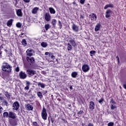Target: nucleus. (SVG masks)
Masks as SVG:
<instances>
[{
	"label": "nucleus",
	"mask_w": 126,
	"mask_h": 126,
	"mask_svg": "<svg viewBox=\"0 0 126 126\" xmlns=\"http://www.w3.org/2000/svg\"><path fill=\"white\" fill-rule=\"evenodd\" d=\"M41 117L43 120L44 121H46L47 120V118H48V114L47 113V110L45 108L44 106H43L42 110L41 111Z\"/></svg>",
	"instance_id": "nucleus-2"
},
{
	"label": "nucleus",
	"mask_w": 126,
	"mask_h": 126,
	"mask_svg": "<svg viewBox=\"0 0 126 126\" xmlns=\"http://www.w3.org/2000/svg\"><path fill=\"white\" fill-rule=\"evenodd\" d=\"M88 126H94L93 124H91V123H89L88 125Z\"/></svg>",
	"instance_id": "nucleus-53"
},
{
	"label": "nucleus",
	"mask_w": 126,
	"mask_h": 126,
	"mask_svg": "<svg viewBox=\"0 0 126 126\" xmlns=\"http://www.w3.org/2000/svg\"><path fill=\"white\" fill-rule=\"evenodd\" d=\"M26 60L27 62L31 63L32 64L35 63V59L33 57L30 58L29 57H27Z\"/></svg>",
	"instance_id": "nucleus-13"
},
{
	"label": "nucleus",
	"mask_w": 126,
	"mask_h": 126,
	"mask_svg": "<svg viewBox=\"0 0 126 126\" xmlns=\"http://www.w3.org/2000/svg\"><path fill=\"white\" fill-rule=\"evenodd\" d=\"M113 14V11L110 9H108L105 12V17L106 18H109V17H111L112 15Z\"/></svg>",
	"instance_id": "nucleus-9"
},
{
	"label": "nucleus",
	"mask_w": 126,
	"mask_h": 126,
	"mask_svg": "<svg viewBox=\"0 0 126 126\" xmlns=\"http://www.w3.org/2000/svg\"><path fill=\"white\" fill-rule=\"evenodd\" d=\"M32 124H33V126H37V123L36 122H33Z\"/></svg>",
	"instance_id": "nucleus-50"
},
{
	"label": "nucleus",
	"mask_w": 126,
	"mask_h": 126,
	"mask_svg": "<svg viewBox=\"0 0 126 126\" xmlns=\"http://www.w3.org/2000/svg\"><path fill=\"white\" fill-rule=\"evenodd\" d=\"M69 44L72 46V47H75L76 46V42L74 40V39H71L69 40Z\"/></svg>",
	"instance_id": "nucleus-20"
},
{
	"label": "nucleus",
	"mask_w": 126,
	"mask_h": 126,
	"mask_svg": "<svg viewBox=\"0 0 126 126\" xmlns=\"http://www.w3.org/2000/svg\"><path fill=\"white\" fill-rule=\"evenodd\" d=\"M79 0L81 4H84V3L85 2V0Z\"/></svg>",
	"instance_id": "nucleus-43"
},
{
	"label": "nucleus",
	"mask_w": 126,
	"mask_h": 126,
	"mask_svg": "<svg viewBox=\"0 0 126 126\" xmlns=\"http://www.w3.org/2000/svg\"><path fill=\"white\" fill-rule=\"evenodd\" d=\"M45 56H48V55H49V57H51V56H52V53L47 52L45 53Z\"/></svg>",
	"instance_id": "nucleus-41"
},
{
	"label": "nucleus",
	"mask_w": 126,
	"mask_h": 126,
	"mask_svg": "<svg viewBox=\"0 0 126 126\" xmlns=\"http://www.w3.org/2000/svg\"><path fill=\"white\" fill-rule=\"evenodd\" d=\"M37 85L39 87H41V88H45V87H46V85L41 82H38Z\"/></svg>",
	"instance_id": "nucleus-24"
},
{
	"label": "nucleus",
	"mask_w": 126,
	"mask_h": 126,
	"mask_svg": "<svg viewBox=\"0 0 126 126\" xmlns=\"http://www.w3.org/2000/svg\"><path fill=\"white\" fill-rule=\"evenodd\" d=\"M123 88H124V89L126 90V83H125V84H124L123 85Z\"/></svg>",
	"instance_id": "nucleus-48"
},
{
	"label": "nucleus",
	"mask_w": 126,
	"mask_h": 126,
	"mask_svg": "<svg viewBox=\"0 0 126 126\" xmlns=\"http://www.w3.org/2000/svg\"><path fill=\"white\" fill-rule=\"evenodd\" d=\"M41 47H43V48H46L48 46V43L47 42H43L41 43Z\"/></svg>",
	"instance_id": "nucleus-29"
},
{
	"label": "nucleus",
	"mask_w": 126,
	"mask_h": 126,
	"mask_svg": "<svg viewBox=\"0 0 126 126\" xmlns=\"http://www.w3.org/2000/svg\"><path fill=\"white\" fill-rule=\"evenodd\" d=\"M2 102V104L3 106H7V104H8V103L7 102V101H6V99H3L2 101H1Z\"/></svg>",
	"instance_id": "nucleus-30"
},
{
	"label": "nucleus",
	"mask_w": 126,
	"mask_h": 126,
	"mask_svg": "<svg viewBox=\"0 0 126 126\" xmlns=\"http://www.w3.org/2000/svg\"><path fill=\"white\" fill-rule=\"evenodd\" d=\"M84 112L83 111H80L78 112V115H82V114H84Z\"/></svg>",
	"instance_id": "nucleus-44"
},
{
	"label": "nucleus",
	"mask_w": 126,
	"mask_h": 126,
	"mask_svg": "<svg viewBox=\"0 0 126 126\" xmlns=\"http://www.w3.org/2000/svg\"><path fill=\"white\" fill-rule=\"evenodd\" d=\"M26 110L28 111H32L33 110V106L29 104H26L25 105Z\"/></svg>",
	"instance_id": "nucleus-16"
},
{
	"label": "nucleus",
	"mask_w": 126,
	"mask_h": 126,
	"mask_svg": "<svg viewBox=\"0 0 126 126\" xmlns=\"http://www.w3.org/2000/svg\"><path fill=\"white\" fill-rule=\"evenodd\" d=\"M34 53L35 52H34V50L32 49H29L26 51L27 56L29 57H32V56L34 55Z\"/></svg>",
	"instance_id": "nucleus-8"
},
{
	"label": "nucleus",
	"mask_w": 126,
	"mask_h": 126,
	"mask_svg": "<svg viewBox=\"0 0 126 126\" xmlns=\"http://www.w3.org/2000/svg\"><path fill=\"white\" fill-rule=\"evenodd\" d=\"M72 29L74 32H78L79 31V28L74 24L72 26Z\"/></svg>",
	"instance_id": "nucleus-14"
},
{
	"label": "nucleus",
	"mask_w": 126,
	"mask_h": 126,
	"mask_svg": "<svg viewBox=\"0 0 126 126\" xmlns=\"http://www.w3.org/2000/svg\"><path fill=\"white\" fill-rule=\"evenodd\" d=\"M108 126H114V122H110L107 125Z\"/></svg>",
	"instance_id": "nucleus-42"
},
{
	"label": "nucleus",
	"mask_w": 126,
	"mask_h": 126,
	"mask_svg": "<svg viewBox=\"0 0 126 126\" xmlns=\"http://www.w3.org/2000/svg\"><path fill=\"white\" fill-rule=\"evenodd\" d=\"M4 95L5 96H6V97H7L8 99H10V94H9V93H8V92H5L4 93Z\"/></svg>",
	"instance_id": "nucleus-31"
},
{
	"label": "nucleus",
	"mask_w": 126,
	"mask_h": 126,
	"mask_svg": "<svg viewBox=\"0 0 126 126\" xmlns=\"http://www.w3.org/2000/svg\"><path fill=\"white\" fill-rule=\"evenodd\" d=\"M49 10L51 13V14H55L56 13V10L53 7H49Z\"/></svg>",
	"instance_id": "nucleus-22"
},
{
	"label": "nucleus",
	"mask_w": 126,
	"mask_h": 126,
	"mask_svg": "<svg viewBox=\"0 0 126 126\" xmlns=\"http://www.w3.org/2000/svg\"><path fill=\"white\" fill-rule=\"evenodd\" d=\"M19 77L21 79H25L27 77V74H26V73L21 71L19 73Z\"/></svg>",
	"instance_id": "nucleus-7"
},
{
	"label": "nucleus",
	"mask_w": 126,
	"mask_h": 126,
	"mask_svg": "<svg viewBox=\"0 0 126 126\" xmlns=\"http://www.w3.org/2000/svg\"><path fill=\"white\" fill-rule=\"evenodd\" d=\"M51 122L52 124H54V120H53V118H51Z\"/></svg>",
	"instance_id": "nucleus-54"
},
{
	"label": "nucleus",
	"mask_w": 126,
	"mask_h": 126,
	"mask_svg": "<svg viewBox=\"0 0 126 126\" xmlns=\"http://www.w3.org/2000/svg\"><path fill=\"white\" fill-rule=\"evenodd\" d=\"M0 100L1 102V101H3V100H4V99L2 97H0Z\"/></svg>",
	"instance_id": "nucleus-51"
},
{
	"label": "nucleus",
	"mask_w": 126,
	"mask_h": 126,
	"mask_svg": "<svg viewBox=\"0 0 126 126\" xmlns=\"http://www.w3.org/2000/svg\"><path fill=\"white\" fill-rule=\"evenodd\" d=\"M110 103L111 110H115V109H117V105H116L117 103L114 100L113 98L111 99Z\"/></svg>",
	"instance_id": "nucleus-3"
},
{
	"label": "nucleus",
	"mask_w": 126,
	"mask_h": 126,
	"mask_svg": "<svg viewBox=\"0 0 126 126\" xmlns=\"http://www.w3.org/2000/svg\"><path fill=\"white\" fill-rule=\"evenodd\" d=\"M16 13L17 15H18L20 17H21L22 16V11H21V9L17 10Z\"/></svg>",
	"instance_id": "nucleus-21"
},
{
	"label": "nucleus",
	"mask_w": 126,
	"mask_h": 126,
	"mask_svg": "<svg viewBox=\"0 0 126 126\" xmlns=\"http://www.w3.org/2000/svg\"><path fill=\"white\" fill-rule=\"evenodd\" d=\"M37 96L39 97V98H42L43 97V94H42V93L41 92H37Z\"/></svg>",
	"instance_id": "nucleus-36"
},
{
	"label": "nucleus",
	"mask_w": 126,
	"mask_h": 126,
	"mask_svg": "<svg viewBox=\"0 0 126 126\" xmlns=\"http://www.w3.org/2000/svg\"><path fill=\"white\" fill-rule=\"evenodd\" d=\"M82 69L83 72H88L90 70V67L87 64H84L82 66Z\"/></svg>",
	"instance_id": "nucleus-4"
},
{
	"label": "nucleus",
	"mask_w": 126,
	"mask_h": 126,
	"mask_svg": "<svg viewBox=\"0 0 126 126\" xmlns=\"http://www.w3.org/2000/svg\"><path fill=\"white\" fill-rule=\"evenodd\" d=\"M2 110H3V109H2V107H1V106H0V113H1V111H2Z\"/></svg>",
	"instance_id": "nucleus-52"
},
{
	"label": "nucleus",
	"mask_w": 126,
	"mask_h": 126,
	"mask_svg": "<svg viewBox=\"0 0 126 126\" xmlns=\"http://www.w3.org/2000/svg\"><path fill=\"white\" fill-rule=\"evenodd\" d=\"M114 7V4L112 3L107 4L104 7V9H107V8H113Z\"/></svg>",
	"instance_id": "nucleus-19"
},
{
	"label": "nucleus",
	"mask_w": 126,
	"mask_h": 126,
	"mask_svg": "<svg viewBox=\"0 0 126 126\" xmlns=\"http://www.w3.org/2000/svg\"><path fill=\"white\" fill-rule=\"evenodd\" d=\"M29 84H30V83L29 82H27V86L25 87V90H29Z\"/></svg>",
	"instance_id": "nucleus-32"
},
{
	"label": "nucleus",
	"mask_w": 126,
	"mask_h": 126,
	"mask_svg": "<svg viewBox=\"0 0 126 126\" xmlns=\"http://www.w3.org/2000/svg\"><path fill=\"white\" fill-rule=\"evenodd\" d=\"M77 74H78L77 73V72H72L71 73V75L72 77H73V78H75V77H76V76H77Z\"/></svg>",
	"instance_id": "nucleus-28"
},
{
	"label": "nucleus",
	"mask_w": 126,
	"mask_h": 126,
	"mask_svg": "<svg viewBox=\"0 0 126 126\" xmlns=\"http://www.w3.org/2000/svg\"><path fill=\"white\" fill-rule=\"evenodd\" d=\"M22 35H23V33H21V34H20V37H22Z\"/></svg>",
	"instance_id": "nucleus-56"
},
{
	"label": "nucleus",
	"mask_w": 126,
	"mask_h": 126,
	"mask_svg": "<svg viewBox=\"0 0 126 126\" xmlns=\"http://www.w3.org/2000/svg\"><path fill=\"white\" fill-rule=\"evenodd\" d=\"M9 118L14 119L17 118V116H16V114H15L14 112L10 111L9 112Z\"/></svg>",
	"instance_id": "nucleus-11"
},
{
	"label": "nucleus",
	"mask_w": 126,
	"mask_h": 126,
	"mask_svg": "<svg viewBox=\"0 0 126 126\" xmlns=\"http://www.w3.org/2000/svg\"><path fill=\"white\" fill-rule=\"evenodd\" d=\"M51 60H54L55 59V56L52 55L51 56Z\"/></svg>",
	"instance_id": "nucleus-49"
},
{
	"label": "nucleus",
	"mask_w": 126,
	"mask_h": 126,
	"mask_svg": "<svg viewBox=\"0 0 126 126\" xmlns=\"http://www.w3.org/2000/svg\"><path fill=\"white\" fill-rule=\"evenodd\" d=\"M101 28V24L100 23H97L94 28V31L95 32H97V31H100V29Z\"/></svg>",
	"instance_id": "nucleus-18"
},
{
	"label": "nucleus",
	"mask_w": 126,
	"mask_h": 126,
	"mask_svg": "<svg viewBox=\"0 0 126 126\" xmlns=\"http://www.w3.org/2000/svg\"><path fill=\"white\" fill-rule=\"evenodd\" d=\"M89 109L91 111H93L95 109V103H94V102L92 101L90 102Z\"/></svg>",
	"instance_id": "nucleus-12"
},
{
	"label": "nucleus",
	"mask_w": 126,
	"mask_h": 126,
	"mask_svg": "<svg viewBox=\"0 0 126 126\" xmlns=\"http://www.w3.org/2000/svg\"><path fill=\"white\" fill-rule=\"evenodd\" d=\"M68 107H71V104H68Z\"/></svg>",
	"instance_id": "nucleus-57"
},
{
	"label": "nucleus",
	"mask_w": 126,
	"mask_h": 126,
	"mask_svg": "<svg viewBox=\"0 0 126 126\" xmlns=\"http://www.w3.org/2000/svg\"><path fill=\"white\" fill-rule=\"evenodd\" d=\"M21 43L23 47H26L27 46V42L25 39H22Z\"/></svg>",
	"instance_id": "nucleus-27"
},
{
	"label": "nucleus",
	"mask_w": 126,
	"mask_h": 126,
	"mask_svg": "<svg viewBox=\"0 0 126 126\" xmlns=\"http://www.w3.org/2000/svg\"><path fill=\"white\" fill-rule=\"evenodd\" d=\"M27 73L30 77H31V76H33V75H34V74H36L37 73L36 72V71L34 70L28 69L27 70Z\"/></svg>",
	"instance_id": "nucleus-5"
},
{
	"label": "nucleus",
	"mask_w": 126,
	"mask_h": 126,
	"mask_svg": "<svg viewBox=\"0 0 126 126\" xmlns=\"http://www.w3.org/2000/svg\"><path fill=\"white\" fill-rule=\"evenodd\" d=\"M20 106V105L19 104V102L15 101L12 105L13 110H15V111H18V109H19Z\"/></svg>",
	"instance_id": "nucleus-6"
},
{
	"label": "nucleus",
	"mask_w": 126,
	"mask_h": 126,
	"mask_svg": "<svg viewBox=\"0 0 126 126\" xmlns=\"http://www.w3.org/2000/svg\"><path fill=\"white\" fill-rule=\"evenodd\" d=\"M90 16H91V19L93 21H96L97 20V15H96V14L92 13Z\"/></svg>",
	"instance_id": "nucleus-15"
},
{
	"label": "nucleus",
	"mask_w": 126,
	"mask_h": 126,
	"mask_svg": "<svg viewBox=\"0 0 126 126\" xmlns=\"http://www.w3.org/2000/svg\"><path fill=\"white\" fill-rule=\"evenodd\" d=\"M69 88H70V90H72V86H70L69 87Z\"/></svg>",
	"instance_id": "nucleus-55"
},
{
	"label": "nucleus",
	"mask_w": 126,
	"mask_h": 126,
	"mask_svg": "<svg viewBox=\"0 0 126 126\" xmlns=\"http://www.w3.org/2000/svg\"><path fill=\"white\" fill-rule=\"evenodd\" d=\"M44 19L47 22H49L51 20V17L49 13H46L44 14Z\"/></svg>",
	"instance_id": "nucleus-10"
},
{
	"label": "nucleus",
	"mask_w": 126,
	"mask_h": 126,
	"mask_svg": "<svg viewBox=\"0 0 126 126\" xmlns=\"http://www.w3.org/2000/svg\"><path fill=\"white\" fill-rule=\"evenodd\" d=\"M56 24H57V20L56 19H53L52 25H53V26H56Z\"/></svg>",
	"instance_id": "nucleus-37"
},
{
	"label": "nucleus",
	"mask_w": 126,
	"mask_h": 126,
	"mask_svg": "<svg viewBox=\"0 0 126 126\" xmlns=\"http://www.w3.org/2000/svg\"><path fill=\"white\" fill-rule=\"evenodd\" d=\"M90 54H91V57H92V55H95L96 52L95 51H90Z\"/></svg>",
	"instance_id": "nucleus-38"
},
{
	"label": "nucleus",
	"mask_w": 126,
	"mask_h": 126,
	"mask_svg": "<svg viewBox=\"0 0 126 126\" xmlns=\"http://www.w3.org/2000/svg\"><path fill=\"white\" fill-rule=\"evenodd\" d=\"M103 102H104V98L103 97H101V98L98 100V103L99 104H101V105L103 104Z\"/></svg>",
	"instance_id": "nucleus-35"
},
{
	"label": "nucleus",
	"mask_w": 126,
	"mask_h": 126,
	"mask_svg": "<svg viewBox=\"0 0 126 126\" xmlns=\"http://www.w3.org/2000/svg\"><path fill=\"white\" fill-rule=\"evenodd\" d=\"M10 124L11 126H17V121L16 120H12L10 122Z\"/></svg>",
	"instance_id": "nucleus-25"
},
{
	"label": "nucleus",
	"mask_w": 126,
	"mask_h": 126,
	"mask_svg": "<svg viewBox=\"0 0 126 126\" xmlns=\"http://www.w3.org/2000/svg\"><path fill=\"white\" fill-rule=\"evenodd\" d=\"M38 11H39V7H35L32 9V14H36Z\"/></svg>",
	"instance_id": "nucleus-17"
},
{
	"label": "nucleus",
	"mask_w": 126,
	"mask_h": 126,
	"mask_svg": "<svg viewBox=\"0 0 126 126\" xmlns=\"http://www.w3.org/2000/svg\"><path fill=\"white\" fill-rule=\"evenodd\" d=\"M50 27H50L49 24H46L44 26V28L45 29V30H46V31L49 30V29H50Z\"/></svg>",
	"instance_id": "nucleus-34"
},
{
	"label": "nucleus",
	"mask_w": 126,
	"mask_h": 126,
	"mask_svg": "<svg viewBox=\"0 0 126 126\" xmlns=\"http://www.w3.org/2000/svg\"><path fill=\"white\" fill-rule=\"evenodd\" d=\"M58 25L60 28V29H62V27H63V25H62V22H61L60 21H59V24Z\"/></svg>",
	"instance_id": "nucleus-40"
},
{
	"label": "nucleus",
	"mask_w": 126,
	"mask_h": 126,
	"mask_svg": "<svg viewBox=\"0 0 126 126\" xmlns=\"http://www.w3.org/2000/svg\"><path fill=\"white\" fill-rule=\"evenodd\" d=\"M12 21H13V20H12V19L9 20L7 21V26L8 27H10L11 26V25H12Z\"/></svg>",
	"instance_id": "nucleus-26"
},
{
	"label": "nucleus",
	"mask_w": 126,
	"mask_h": 126,
	"mask_svg": "<svg viewBox=\"0 0 126 126\" xmlns=\"http://www.w3.org/2000/svg\"><path fill=\"white\" fill-rule=\"evenodd\" d=\"M1 68L3 71L9 73L11 72V68H12V67L8 63H3Z\"/></svg>",
	"instance_id": "nucleus-1"
},
{
	"label": "nucleus",
	"mask_w": 126,
	"mask_h": 126,
	"mask_svg": "<svg viewBox=\"0 0 126 126\" xmlns=\"http://www.w3.org/2000/svg\"><path fill=\"white\" fill-rule=\"evenodd\" d=\"M116 59H117L118 63H120V58H119V56H117Z\"/></svg>",
	"instance_id": "nucleus-46"
},
{
	"label": "nucleus",
	"mask_w": 126,
	"mask_h": 126,
	"mask_svg": "<svg viewBox=\"0 0 126 126\" xmlns=\"http://www.w3.org/2000/svg\"><path fill=\"white\" fill-rule=\"evenodd\" d=\"M22 26V25H21V23H17L16 24V27L18 28H20Z\"/></svg>",
	"instance_id": "nucleus-39"
},
{
	"label": "nucleus",
	"mask_w": 126,
	"mask_h": 126,
	"mask_svg": "<svg viewBox=\"0 0 126 126\" xmlns=\"http://www.w3.org/2000/svg\"><path fill=\"white\" fill-rule=\"evenodd\" d=\"M23 0L25 2H27V3L30 2V0Z\"/></svg>",
	"instance_id": "nucleus-47"
},
{
	"label": "nucleus",
	"mask_w": 126,
	"mask_h": 126,
	"mask_svg": "<svg viewBox=\"0 0 126 126\" xmlns=\"http://www.w3.org/2000/svg\"><path fill=\"white\" fill-rule=\"evenodd\" d=\"M67 51H71L72 50V45L69 43L67 44Z\"/></svg>",
	"instance_id": "nucleus-23"
},
{
	"label": "nucleus",
	"mask_w": 126,
	"mask_h": 126,
	"mask_svg": "<svg viewBox=\"0 0 126 126\" xmlns=\"http://www.w3.org/2000/svg\"><path fill=\"white\" fill-rule=\"evenodd\" d=\"M3 117H6V118H9V113H8V112H5L3 113Z\"/></svg>",
	"instance_id": "nucleus-33"
},
{
	"label": "nucleus",
	"mask_w": 126,
	"mask_h": 126,
	"mask_svg": "<svg viewBox=\"0 0 126 126\" xmlns=\"http://www.w3.org/2000/svg\"><path fill=\"white\" fill-rule=\"evenodd\" d=\"M15 70L17 72H18V71H19V67L17 66L16 68H15Z\"/></svg>",
	"instance_id": "nucleus-45"
}]
</instances>
